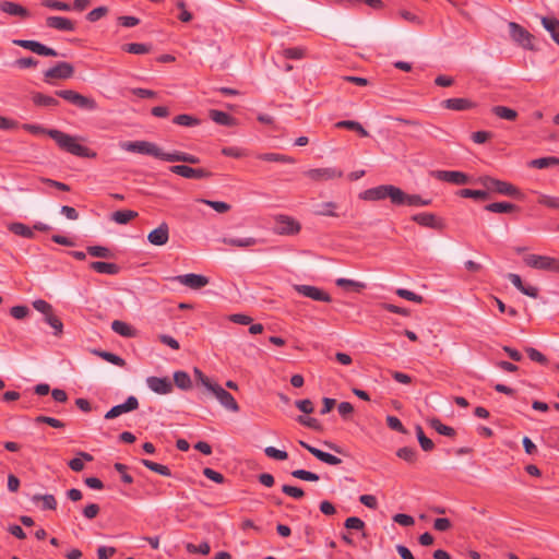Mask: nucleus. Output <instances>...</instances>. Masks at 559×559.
I'll return each instance as SVG.
<instances>
[{"mask_svg":"<svg viewBox=\"0 0 559 559\" xmlns=\"http://www.w3.org/2000/svg\"><path fill=\"white\" fill-rule=\"evenodd\" d=\"M396 455L408 463H414L417 460V451L411 447L400 448Z\"/></svg>","mask_w":559,"mask_h":559,"instance_id":"obj_55","label":"nucleus"},{"mask_svg":"<svg viewBox=\"0 0 559 559\" xmlns=\"http://www.w3.org/2000/svg\"><path fill=\"white\" fill-rule=\"evenodd\" d=\"M33 102L36 106H41V107H56L59 105V102L57 98L49 96V95H45L43 93H35L33 95Z\"/></svg>","mask_w":559,"mask_h":559,"instance_id":"obj_41","label":"nucleus"},{"mask_svg":"<svg viewBox=\"0 0 559 559\" xmlns=\"http://www.w3.org/2000/svg\"><path fill=\"white\" fill-rule=\"evenodd\" d=\"M335 128L348 129L357 132L360 136H369V132L357 121L354 120H341L335 123Z\"/></svg>","mask_w":559,"mask_h":559,"instance_id":"obj_34","label":"nucleus"},{"mask_svg":"<svg viewBox=\"0 0 559 559\" xmlns=\"http://www.w3.org/2000/svg\"><path fill=\"white\" fill-rule=\"evenodd\" d=\"M485 210L491 213H512L518 211L519 207L509 202H493L485 205Z\"/></svg>","mask_w":559,"mask_h":559,"instance_id":"obj_35","label":"nucleus"},{"mask_svg":"<svg viewBox=\"0 0 559 559\" xmlns=\"http://www.w3.org/2000/svg\"><path fill=\"white\" fill-rule=\"evenodd\" d=\"M222 241L225 245L233 246V247H240V248H247L251 246H255L260 243L262 240L253 237H246V238H223Z\"/></svg>","mask_w":559,"mask_h":559,"instance_id":"obj_31","label":"nucleus"},{"mask_svg":"<svg viewBox=\"0 0 559 559\" xmlns=\"http://www.w3.org/2000/svg\"><path fill=\"white\" fill-rule=\"evenodd\" d=\"M401 188L393 185H381L366 190L361 198L365 200L378 201L389 198L394 205H397L401 197Z\"/></svg>","mask_w":559,"mask_h":559,"instance_id":"obj_4","label":"nucleus"},{"mask_svg":"<svg viewBox=\"0 0 559 559\" xmlns=\"http://www.w3.org/2000/svg\"><path fill=\"white\" fill-rule=\"evenodd\" d=\"M299 444L323 463H326L329 465H338L342 463V460L340 457L331 453L324 452L316 447H312L305 441H299Z\"/></svg>","mask_w":559,"mask_h":559,"instance_id":"obj_19","label":"nucleus"},{"mask_svg":"<svg viewBox=\"0 0 559 559\" xmlns=\"http://www.w3.org/2000/svg\"><path fill=\"white\" fill-rule=\"evenodd\" d=\"M538 204L559 210V197H551L547 194H540L537 200Z\"/></svg>","mask_w":559,"mask_h":559,"instance_id":"obj_61","label":"nucleus"},{"mask_svg":"<svg viewBox=\"0 0 559 559\" xmlns=\"http://www.w3.org/2000/svg\"><path fill=\"white\" fill-rule=\"evenodd\" d=\"M139 407V401L135 396H129L124 403L111 407L106 414L105 419H114L124 413L135 411Z\"/></svg>","mask_w":559,"mask_h":559,"instance_id":"obj_17","label":"nucleus"},{"mask_svg":"<svg viewBox=\"0 0 559 559\" xmlns=\"http://www.w3.org/2000/svg\"><path fill=\"white\" fill-rule=\"evenodd\" d=\"M173 122L182 127H195L200 124V120L191 115L181 114L174 118Z\"/></svg>","mask_w":559,"mask_h":559,"instance_id":"obj_50","label":"nucleus"},{"mask_svg":"<svg viewBox=\"0 0 559 559\" xmlns=\"http://www.w3.org/2000/svg\"><path fill=\"white\" fill-rule=\"evenodd\" d=\"M186 549L189 554H201V555H209L211 547L207 542H203L200 545L195 546L191 543L187 544Z\"/></svg>","mask_w":559,"mask_h":559,"instance_id":"obj_60","label":"nucleus"},{"mask_svg":"<svg viewBox=\"0 0 559 559\" xmlns=\"http://www.w3.org/2000/svg\"><path fill=\"white\" fill-rule=\"evenodd\" d=\"M74 68L69 62H58L55 67L45 71V81L49 82L52 79L66 80L73 75Z\"/></svg>","mask_w":559,"mask_h":559,"instance_id":"obj_14","label":"nucleus"},{"mask_svg":"<svg viewBox=\"0 0 559 559\" xmlns=\"http://www.w3.org/2000/svg\"><path fill=\"white\" fill-rule=\"evenodd\" d=\"M84 461L92 462L93 461V456L90 453H87V452L79 451L78 452V456L73 457L72 460H70L68 462V466L73 472H81L84 468Z\"/></svg>","mask_w":559,"mask_h":559,"instance_id":"obj_33","label":"nucleus"},{"mask_svg":"<svg viewBox=\"0 0 559 559\" xmlns=\"http://www.w3.org/2000/svg\"><path fill=\"white\" fill-rule=\"evenodd\" d=\"M264 453L267 457L277 460V461H284L288 457V453L284 450H278L274 447H266L264 449Z\"/></svg>","mask_w":559,"mask_h":559,"instance_id":"obj_63","label":"nucleus"},{"mask_svg":"<svg viewBox=\"0 0 559 559\" xmlns=\"http://www.w3.org/2000/svg\"><path fill=\"white\" fill-rule=\"evenodd\" d=\"M197 201L209 205L217 213H226L231 209L230 204L223 202V201H212V200H206V199H197Z\"/></svg>","mask_w":559,"mask_h":559,"instance_id":"obj_52","label":"nucleus"},{"mask_svg":"<svg viewBox=\"0 0 559 559\" xmlns=\"http://www.w3.org/2000/svg\"><path fill=\"white\" fill-rule=\"evenodd\" d=\"M174 281H177L191 289H200L206 286L210 282L209 277L194 273L175 276Z\"/></svg>","mask_w":559,"mask_h":559,"instance_id":"obj_16","label":"nucleus"},{"mask_svg":"<svg viewBox=\"0 0 559 559\" xmlns=\"http://www.w3.org/2000/svg\"><path fill=\"white\" fill-rule=\"evenodd\" d=\"M312 181L322 182L343 177V171L336 167L313 168L304 173Z\"/></svg>","mask_w":559,"mask_h":559,"instance_id":"obj_9","label":"nucleus"},{"mask_svg":"<svg viewBox=\"0 0 559 559\" xmlns=\"http://www.w3.org/2000/svg\"><path fill=\"white\" fill-rule=\"evenodd\" d=\"M0 10L9 15L20 16L22 19H26L29 16V12L27 9L22 7L19 3L11 1H2L0 2Z\"/></svg>","mask_w":559,"mask_h":559,"instance_id":"obj_25","label":"nucleus"},{"mask_svg":"<svg viewBox=\"0 0 559 559\" xmlns=\"http://www.w3.org/2000/svg\"><path fill=\"white\" fill-rule=\"evenodd\" d=\"M401 197L399 199L397 205H407V206H428L431 204V199H424L419 194H407L401 189Z\"/></svg>","mask_w":559,"mask_h":559,"instance_id":"obj_23","label":"nucleus"},{"mask_svg":"<svg viewBox=\"0 0 559 559\" xmlns=\"http://www.w3.org/2000/svg\"><path fill=\"white\" fill-rule=\"evenodd\" d=\"M525 352H526L527 356L530 357V359L533 361H536L540 365H546L548 362L547 357L543 353L537 350L536 348L526 347Z\"/></svg>","mask_w":559,"mask_h":559,"instance_id":"obj_64","label":"nucleus"},{"mask_svg":"<svg viewBox=\"0 0 559 559\" xmlns=\"http://www.w3.org/2000/svg\"><path fill=\"white\" fill-rule=\"evenodd\" d=\"M32 500L34 502L43 501V510H56L57 508V500L53 495H35Z\"/></svg>","mask_w":559,"mask_h":559,"instance_id":"obj_47","label":"nucleus"},{"mask_svg":"<svg viewBox=\"0 0 559 559\" xmlns=\"http://www.w3.org/2000/svg\"><path fill=\"white\" fill-rule=\"evenodd\" d=\"M141 463L150 471L155 472L162 476H165V477L171 476V471L166 465H162V464L155 463V462L146 460V459H143L141 461Z\"/></svg>","mask_w":559,"mask_h":559,"instance_id":"obj_43","label":"nucleus"},{"mask_svg":"<svg viewBox=\"0 0 559 559\" xmlns=\"http://www.w3.org/2000/svg\"><path fill=\"white\" fill-rule=\"evenodd\" d=\"M428 423L432 429L442 436L454 437L456 433L452 427L442 424L439 418H431Z\"/></svg>","mask_w":559,"mask_h":559,"instance_id":"obj_39","label":"nucleus"},{"mask_svg":"<svg viewBox=\"0 0 559 559\" xmlns=\"http://www.w3.org/2000/svg\"><path fill=\"white\" fill-rule=\"evenodd\" d=\"M169 239V227L167 223H162L157 228L147 235V240L154 246H164Z\"/></svg>","mask_w":559,"mask_h":559,"instance_id":"obj_21","label":"nucleus"},{"mask_svg":"<svg viewBox=\"0 0 559 559\" xmlns=\"http://www.w3.org/2000/svg\"><path fill=\"white\" fill-rule=\"evenodd\" d=\"M13 44L19 46V47L28 49V50H31V51L39 55V56H47V57H57V56H59V53L55 49H52L50 47H47L44 44H41L39 41H36V40L14 39Z\"/></svg>","mask_w":559,"mask_h":559,"instance_id":"obj_11","label":"nucleus"},{"mask_svg":"<svg viewBox=\"0 0 559 559\" xmlns=\"http://www.w3.org/2000/svg\"><path fill=\"white\" fill-rule=\"evenodd\" d=\"M209 391H211L215 395L221 405L224 406L226 409L231 412L239 411V405L234 399V396L219 384L214 383Z\"/></svg>","mask_w":559,"mask_h":559,"instance_id":"obj_13","label":"nucleus"},{"mask_svg":"<svg viewBox=\"0 0 559 559\" xmlns=\"http://www.w3.org/2000/svg\"><path fill=\"white\" fill-rule=\"evenodd\" d=\"M337 207V204L335 202H324L318 206V209L314 211L316 215L319 216H331V217H337V213L334 211Z\"/></svg>","mask_w":559,"mask_h":559,"instance_id":"obj_46","label":"nucleus"},{"mask_svg":"<svg viewBox=\"0 0 559 559\" xmlns=\"http://www.w3.org/2000/svg\"><path fill=\"white\" fill-rule=\"evenodd\" d=\"M40 5L51 9V10H59V11H70L71 5L67 2L59 1V0H40Z\"/></svg>","mask_w":559,"mask_h":559,"instance_id":"obj_57","label":"nucleus"},{"mask_svg":"<svg viewBox=\"0 0 559 559\" xmlns=\"http://www.w3.org/2000/svg\"><path fill=\"white\" fill-rule=\"evenodd\" d=\"M173 174L188 179H203L212 176V173L204 168H192L187 165H174L169 168Z\"/></svg>","mask_w":559,"mask_h":559,"instance_id":"obj_12","label":"nucleus"},{"mask_svg":"<svg viewBox=\"0 0 559 559\" xmlns=\"http://www.w3.org/2000/svg\"><path fill=\"white\" fill-rule=\"evenodd\" d=\"M431 176L437 180L462 186L469 182V177L457 170H435Z\"/></svg>","mask_w":559,"mask_h":559,"instance_id":"obj_10","label":"nucleus"},{"mask_svg":"<svg viewBox=\"0 0 559 559\" xmlns=\"http://www.w3.org/2000/svg\"><path fill=\"white\" fill-rule=\"evenodd\" d=\"M46 25L61 32H73L75 29V23L63 16H48L46 19Z\"/></svg>","mask_w":559,"mask_h":559,"instance_id":"obj_22","label":"nucleus"},{"mask_svg":"<svg viewBox=\"0 0 559 559\" xmlns=\"http://www.w3.org/2000/svg\"><path fill=\"white\" fill-rule=\"evenodd\" d=\"M111 329L115 333H117L123 337L136 336V330L132 325H130L123 321H120V320L112 321Z\"/></svg>","mask_w":559,"mask_h":559,"instance_id":"obj_29","label":"nucleus"},{"mask_svg":"<svg viewBox=\"0 0 559 559\" xmlns=\"http://www.w3.org/2000/svg\"><path fill=\"white\" fill-rule=\"evenodd\" d=\"M478 182L487 189L488 194L498 193L518 200L523 198V193L520 191V189L508 181H503L490 176H481L478 178Z\"/></svg>","mask_w":559,"mask_h":559,"instance_id":"obj_2","label":"nucleus"},{"mask_svg":"<svg viewBox=\"0 0 559 559\" xmlns=\"http://www.w3.org/2000/svg\"><path fill=\"white\" fill-rule=\"evenodd\" d=\"M442 105L444 108L455 111L468 110L476 106V104L468 98H449L443 100Z\"/></svg>","mask_w":559,"mask_h":559,"instance_id":"obj_24","label":"nucleus"},{"mask_svg":"<svg viewBox=\"0 0 559 559\" xmlns=\"http://www.w3.org/2000/svg\"><path fill=\"white\" fill-rule=\"evenodd\" d=\"M412 221L423 227L432 229H442L444 227L443 222L432 213H417L412 216Z\"/></svg>","mask_w":559,"mask_h":559,"instance_id":"obj_18","label":"nucleus"},{"mask_svg":"<svg viewBox=\"0 0 559 559\" xmlns=\"http://www.w3.org/2000/svg\"><path fill=\"white\" fill-rule=\"evenodd\" d=\"M56 95L81 109L93 111L98 108L94 98L84 96L73 90H60L56 92Z\"/></svg>","mask_w":559,"mask_h":559,"instance_id":"obj_5","label":"nucleus"},{"mask_svg":"<svg viewBox=\"0 0 559 559\" xmlns=\"http://www.w3.org/2000/svg\"><path fill=\"white\" fill-rule=\"evenodd\" d=\"M34 421L36 424H47L53 428H57V429H61V428H64L66 427V424L55 417H49V416H45V415H39L37 416Z\"/></svg>","mask_w":559,"mask_h":559,"instance_id":"obj_58","label":"nucleus"},{"mask_svg":"<svg viewBox=\"0 0 559 559\" xmlns=\"http://www.w3.org/2000/svg\"><path fill=\"white\" fill-rule=\"evenodd\" d=\"M530 167L544 169L550 166L559 165V158L555 156H547L542 158H536L530 162Z\"/></svg>","mask_w":559,"mask_h":559,"instance_id":"obj_42","label":"nucleus"},{"mask_svg":"<svg viewBox=\"0 0 559 559\" xmlns=\"http://www.w3.org/2000/svg\"><path fill=\"white\" fill-rule=\"evenodd\" d=\"M335 284L338 287L346 288V289H353L357 293H360L361 290H364L366 288V284L362 282H357L354 280H348V278H343V277L337 278Z\"/></svg>","mask_w":559,"mask_h":559,"instance_id":"obj_44","label":"nucleus"},{"mask_svg":"<svg viewBox=\"0 0 559 559\" xmlns=\"http://www.w3.org/2000/svg\"><path fill=\"white\" fill-rule=\"evenodd\" d=\"M90 267L100 274L116 275L120 272V266L111 262L94 261L90 263Z\"/></svg>","mask_w":559,"mask_h":559,"instance_id":"obj_27","label":"nucleus"},{"mask_svg":"<svg viewBox=\"0 0 559 559\" xmlns=\"http://www.w3.org/2000/svg\"><path fill=\"white\" fill-rule=\"evenodd\" d=\"M540 22L546 31L551 35V38L559 45V21L555 17L543 16Z\"/></svg>","mask_w":559,"mask_h":559,"instance_id":"obj_30","label":"nucleus"},{"mask_svg":"<svg viewBox=\"0 0 559 559\" xmlns=\"http://www.w3.org/2000/svg\"><path fill=\"white\" fill-rule=\"evenodd\" d=\"M416 435H417V439L420 444V448L424 451L429 452V451L433 450L435 443L432 442V440H430L428 437L425 436L424 430H423L421 426H419V425L416 426Z\"/></svg>","mask_w":559,"mask_h":559,"instance_id":"obj_51","label":"nucleus"},{"mask_svg":"<svg viewBox=\"0 0 559 559\" xmlns=\"http://www.w3.org/2000/svg\"><path fill=\"white\" fill-rule=\"evenodd\" d=\"M174 382L181 390H189L192 386L191 378L186 371H176Z\"/></svg>","mask_w":559,"mask_h":559,"instance_id":"obj_45","label":"nucleus"},{"mask_svg":"<svg viewBox=\"0 0 559 559\" xmlns=\"http://www.w3.org/2000/svg\"><path fill=\"white\" fill-rule=\"evenodd\" d=\"M523 261L532 269L559 273V259L548 255L527 254Z\"/></svg>","mask_w":559,"mask_h":559,"instance_id":"obj_6","label":"nucleus"},{"mask_svg":"<svg viewBox=\"0 0 559 559\" xmlns=\"http://www.w3.org/2000/svg\"><path fill=\"white\" fill-rule=\"evenodd\" d=\"M491 112L496 117L508 121H514L518 118V111L506 106H493L491 108Z\"/></svg>","mask_w":559,"mask_h":559,"instance_id":"obj_36","label":"nucleus"},{"mask_svg":"<svg viewBox=\"0 0 559 559\" xmlns=\"http://www.w3.org/2000/svg\"><path fill=\"white\" fill-rule=\"evenodd\" d=\"M300 229V223L288 215H277L275 217L274 231L277 235H297Z\"/></svg>","mask_w":559,"mask_h":559,"instance_id":"obj_8","label":"nucleus"},{"mask_svg":"<svg viewBox=\"0 0 559 559\" xmlns=\"http://www.w3.org/2000/svg\"><path fill=\"white\" fill-rule=\"evenodd\" d=\"M261 160L272 162V163H295V159L290 156L278 154V153H262L257 156Z\"/></svg>","mask_w":559,"mask_h":559,"instance_id":"obj_38","label":"nucleus"},{"mask_svg":"<svg viewBox=\"0 0 559 559\" xmlns=\"http://www.w3.org/2000/svg\"><path fill=\"white\" fill-rule=\"evenodd\" d=\"M121 49L129 53L145 55L151 52L152 45L142 43H130L121 46Z\"/></svg>","mask_w":559,"mask_h":559,"instance_id":"obj_37","label":"nucleus"},{"mask_svg":"<svg viewBox=\"0 0 559 559\" xmlns=\"http://www.w3.org/2000/svg\"><path fill=\"white\" fill-rule=\"evenodd\" d=\"M459 195L462 198H469L475 200H487L488 191L486 190H472V189H462L459 191Z\"/></svg>","mask_w":559,"mask_h":559,"instance_id":"obj_54","label":"nucleus"},{"mask_svg":"<svg viewBox=\"0 0 559 559\" xmlns=\"http://www.w3.org/2000/svg\"><path fill=\"white\" fill-rule=\"evenodd\" d=\"M147 386L157 394H168L173 391V382L167 378L148 377L146 379Z\"/></svg>","mask_w":559,"mask_h":559,"instance_id":"obj_20","label":"nucleus"},{"mask_svg":"<svg viewBox=\"0 0 559 559\" xmlns=\"http://www.w3.org/2000/svg\"><path fill=\"white\" fill-rule=\"evenodd\" d=\"M306 51L304 47H289L283 50V56L286 59L300 60L306 57Z\"/></svg>","mask_w":559,"mask_h":559,"instance_id":"obj_56","label":"nucleus"},{"mask_svg":"<svg viewBox=\"0 0 559 559\" xmlns=\"http://www.w3.org/2000/svg\"><path fill=\"white\" fill-rule=\"evenodd\" d=\"M508 27L510 37L515 44L526 50H536L534 36L527 29L515 22H509Z\"/></svg>","mask_w":559,"mask_h":559,"instance_id":"obj_7","label":"nucleus"},{"mask_svg":"<svg viewBox=\"0 0 559 559\" xmlns=\"http://www.w3.org/2000/svg\"><path fill=\"white\" fill-rule=\"evenodd\" d=\"M22 128L24 130H26L27 132L35 134V135H38V134L49 135L53 141H56V143L58 144V146L61 150L72 154V155H75L79 157H86V158H92V157L96 156L95 152H92L88 147L78 143L75 136L67 134L60 130L45 129L44 127H41L39 124H31V123H25L22 126Z\"/></svg>","mask_w":559,"mask_h":559,"instance_id":"obj_1","label":"nucleus"},{"mask_svg":"<svg viewBox=\"0 0 559 559\" xmlns=\"http://www.w3.org/2000/svg\"><path fill=\"white\" fill-rule=\"evenodd\" d=\"M165 162L168 163H175V162H182L188 164H199L200 158L195 155L180 152V151H174L173 153H167L165 155Z\"/></svg>","mask_w":559,"mask_h":559,"instance_id":"obj_26","label":"nucleus"},{"mask_svg":"<svg viewBox=\"0 0 559 559\" xmlns=\"http://www.w3.org/2000/svg\"><path fill=\"white\" fill-rule=\"evenodd\" d=\"M292 476L306 481H318L319 475L306 469H295L292 472Z\"/></svg>","mask_w":559,"mask_h":559,"instance_id":"obj_59","label":"nucleus"},{"mask_svg":"<svg viewBox=\"0 0 559 559\" xmlns=\"http://www.w3.org/2000/svg\"><path fill=\"white\" fill-rule=\"evenodd\" d=\"M138 216V212L131 210L117 211L112 214V219L118 224H127Z\"/></svg>","mask_w":559,"mask_h":559,"instance_id":"obj_49","label":"nucleus"},{"mask_svg":"<svg viewBox=\"0 0 559 559\" xmlns=\"http://www.w3.org/2000/svg\"><path fill=\"white\" fill-rule=\"evenodd\" d=\"M44 321L53 329V335L60 337L63 333V323L58 316L53 313V309L44 316Z\"/></svg>","mask_w":559,"mask_h":559,"instance_id":"obj_32","label":"nucleus"},{"mask_svg":"<svg viewBox=\"0 0 559 559\" xmlns=\"http://www.w3.org/2000/svg\"><path fill=\"white\" fill-rule=\"evenodd\" d=\"M294 289L305 296V297H308L312 300H316V301H323V302H331L332 301V298L331 296L324 292L323 289L317 287V286H311V285H294Z\"/></svg>","mask_w":559,"mask_h":559,"instance_id":"obj_15","label":"nucleus"},{"mask_svg":"<svg viewBox=\"0 0 559 559\" xmlns=\"http://www.w3.org/2000/svg\"><path fill=\"white\" fill-rule=\"evenodd\" d=\"M95 354L98 355L99 357H102L104 360H106L115 366H118V367L126 366V360L114 353L105 352V350H95Z\"/></svg>","mask_w":559,"mask_h":559,"instance_id":"obj_48","label":"nucleus"},{"mask_svg":"<svg viewBox=\"0 0 559 559\" xmlns=\"http://www.w3.org/2000/svg\"><path fill=\"white\" fill-rule=\"evenodd\" d=\"M396 295L401 298H404L406 300L414 301L417 304H421L424 301L423 296L417 295V294H415L408 289H405V288L396 289Z\"/></svg>","mask_w":559,"mask_h":559,"instance_id":"obj_62","label":"nucleus"},{"mask_svg":"<svg viewBox=\"0 0 559 559\" xmlns=\"http://www.w3.org/2000/svg\"><path fill=\"white\" fill-rule=\"evenodd\" d=\"M9 230L17 236L32 239L34 238V231L23 223H11L8 226Z\"/></svg>","mask_w":559,"mask_h":559,"instance_id":"obj_40","label":"nucleus"},{"mask_svg":"<svg viewBox=\"0 0 559 559\" xmlns=\"http://www.w3.org/2000/svg\"><path fill=\"white\" fill-rule=\"evenodd\" d=\"M86 252L96 258H104L109 259L112 257V252L107 248L103 246H88L86 248Z\"/></svg>","mask_w":559,"mask_h":559,"instance_id":"obj_53","label":"nucleus"},{"mask_svg":"<svg viewBox=\"0 0 559 559\" xmlns=\"http://www.w3.org/2000/svg\"><path fill=\"white\" fill-rule=\"evenodd\" d=\"M210 118L219 126L233 127L236 126V119L227 112L211 109L209 111Z\"/></svg>","mask_w":559,"mask_h":559,"instance_id":"obj_28","label":"nucleus"},{"mask_svg":"<svg viewBox=\"0 0 559 559\" xmlns=\"http://www.w3.org/2000/svg\"><path fill=\"white\" fill-rule=\"evenodd\" d=\"M120 147L127 152L150 155L162 160H165V155L167 154L155 143L148 141H127L122 142Z\"/></svg>","mask_w":559,"mask_h":559,"instance_id":"obj_3","label":"nucleus"}]
</instances>
